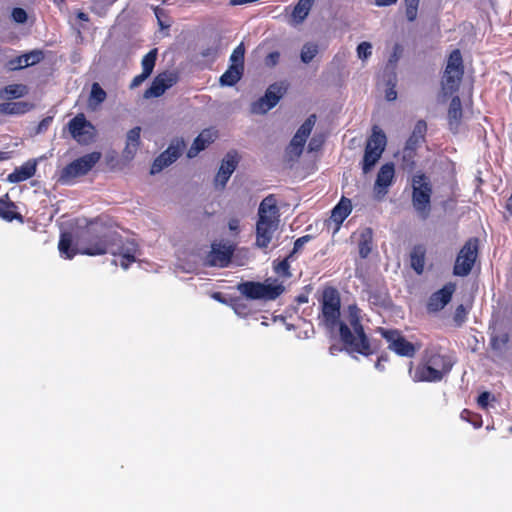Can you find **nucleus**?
<instances>
[{"instance_id": "nucleus-2", "label": "nucleus", "mask_w": 512, "mask_h": 512, "mask_svg": "<svg viewBox=\"0 0 512 512\" xmlns=\"http://www.w3.org/2000/svg\"><path fill=\"white\" fill-rule=\"evenodd\" d=\"M117 225L107 216L91 220L77 234L76 245L83 255L97 256L107 253L112 237H115Z\"/></svg>"}, {"instance_id": "nucleus-34", "label": "nucleus", "mask_w": 512, "mask_h": 512, "mask_svg": "<svg viewBox=\"0 0 512 512\" xmlns=\"http://www.w3.org/2000/svg\"><path fill=\"white\" fill-rule=\"evenodd\" d=\"M33 107L29 102L8 101L0 104V113L7 115H20L28 112Z\"/></svg>"}, {"instance_id": "nucleus-10", "label": "nucleus", "mask_w": 512, "mask_h": 512, "mask_svg": "<svg viewBox=\"0 0 512 512\" xmlns=\"http://www.w3.org/2000/svg\"><path fill=\"white\" fill-rule=\"evenodd\" d=\"M378 332L388 342V348L397 355L403 357H413L415 355V346L406 340L399 330L380 327L378 328Z\"/></svg>"}, {"instance_id": "nucleus-37", "label": "nucleus", "mask_w": 512, "mask_h": 512, "mask_svg": "<svg viewBox=\"0 0 512 512\" xmlns=\"http://www.w3.org/2000/svg\"><path fill=\"white\" fill-rule=\"evenodd\" d=\"M462 117L461 98H450V131H453V125L455 120L458 126L459 120Z\"/></svg>"}, {"instance_id": "nucleus-50", "label": "nucleus", "mask_w": 512, "mask_h": 512, "mask_svg": "<svg viewBox=\"0 0 512 512\" xmlns=\"http://www.w3.org/2000/svg\"><path fill=\"white\" fill-rule=\"evenodd\" d=\"M11 16L16 23L20 24L25 23L28 18L26 11L18 7L12 10Z\"/></svg>"}, {"instance_id": "nucleus-28", "label": "nucleus", "mask_w": 512, "mask_h": 512, "mask_svg": "<svg viewBox=\"0 0 512 512\" xmlns=\"http://www.w3.org/2000/svg\"><path fill=\"white\" fill-rule=\"evenodd\" d=\"M448 304V284L433 293L427 303L428 312H438Z\"/></svg>"}, {"instance_id": "nucleus-3", "label": "nucleus", "mask_w": 512, "mask_h": 512, "mask_svg": "<svg viewBox=\"0 0 512 512\" xmlns=\"http://www.w3.org/2000/svg\"><path fill=\"white\" fill-rule=\"evenodd\" d=\"M279 223V209L274 195L265 197L258 209L256 223V246L267 248Z\"/></svg>"}, {"instance_id": "nucleus-12", "label": "nucleus", "mask_w": 512, "mask_h": 512, "mask_svg": "<svg viewBox=\"0 0 512 512\" xmlns=\"http://www.w3.org/2000/svg\"><path fill=\"white\" fill-rule=\"evenodd\" d=\"M186 147L182 138H177L163 151L152 163L150 173L157 174L165 167L174 163L183 153Z\"/></svg>"}, {"instance_id": "nucleus-40", "label": "nucleus", "mask_w": 512, "mask_h": 512, "mask_svg": "<svg viewBox=\"0 0 512 512\" xmlns=\"http://www.w3.org/2000/svg\"><path fill=\"white\" fill-rule=\"evenodd\" d=\"M318 54V45L316 43H306L303 45L300 53L301 61L305 64L310 63Z\"/></svg>"}, {"instance_id": "nucleus-44", "label": "nucleus", "mask_w": 512, "mask_h": 512, "mask_svg": "<svg viewBox=\"0 0 512 512\" xmlns=\"http://www.w3.org/2000/svg\"><path fill=\"white\" fill-rule=\"evenodd\" d=\"M404 3L406 18L412 22L417 18L420 0H404Z\"/></svg>"}, {"instance_id": "nucleus-61", "label": "nucleus", "mask_w": 512, "mask_h": 512, "mask_svg": "<svg viewBox=\"0 0 512 512\" xmlns=\"http://www.w3.org/2000/svg\"><path fill=\"white\" fill-rule=\"evenodd\" d=\"M213 298L216 299L219 302L225 303V300L220 292H215L213 294Z\"/></svg>"}, {"instance_id": "nucleus-19", "label": "nucleus", "mask_w": 512, "mask_h": 512, "mask_svg": "<svg viewBox=\"0 0 512 512\" xmlns=\"http://www.w3.org/2000/svg\"><path fill=\"white\" fill-rule=\"evenodd\" d=\"M401 47L396 44L393 48V52L391 53L388 63H387V69L390 70L389 74L387 75V80L385 83V89L384 93L385 96H397V91L395 89L396 87V74H395V68L398 60L401 56Z\"/></svg>"}, {"instance_id": "nucleus-35", "label": "nucleus", "mask_w": 512, "mask_h": 512, "mask_svg": "<svg viewBox=\"0 0 512 512\" xmlns=\"http://www.w3.org/2000/svg\"><path fill=\"white\" fill-rule=\"evenodd\" d=\"M281 98H258L251 104L252 114H264L274 108Z\"/></svg>"}, {"instance_id": "nucleus-25", "label": "nucleus", "mask_w": 512, "mask_h": 512, "mask_svg": "<svg viewBox=\"0 0 512 512\" xmlns=\"http://www.w3.org/2000/svg\"><path fill=\"white\" fill-rule=\"evenodd\" d=\"M0 217L8 222L23 221V216L17 212V206L10 200L8 194L0 198Z\"/></svg>"}, {"instance_id": "nucleus-27", "label": "nucleus", "mask_w": 512, "mask_h": 512, "mask_svg": "<svg viewBox=\"0 0 512 512\" xmlns=\"http://www.w3.org/2000/svg\"><path fill=\"white\" fill-rule=\"evenodd\" d=\"M424 360L431 365L436 370H439V373L444 376L445 372L448 369V361L445 355L440 354L435 348H429L426 350Z\"/></svg>"}, {"instance_id": "nucleus-5", "label": "nucleus", "mask_w": 512, "mask_h": 512, "mask_svg": "<svg viewBox=\"0 0 512 512\" xmlns=\"http://www.w3.org/2000/svg\"><path fill=\"white\" fill-rule=\"evenodd\" d=\"M386 145V134L378 125H374L372 127V133L368 137L364 149V156L362 160V171L364 174L370 172L376 165V163L381 158Z\"/></svg>"}, {"instance_id": "nucleus-36", "label": "nucleus", "mask_w": 512, "mask_h": 512, "mask_svg": "<svg viewBox=\"0 0 512 512\" xmlns=\"http://www.w3.org/2000/svg\"><path fill=\"white\" fill-rule=\"evenodd\" d=\"M242 75L243 70L229 66L220 77V84L222 86H233L241 79Z\"/></svg>"}, {"instance_id": "nucleus-49", "label": "nucleus", "mask_w": 512, "mask_h": 512, "mask_svg": "<svg viewBox=\"0 0 512 512\" xmlns=\"http://www.w3.org/2000/svg\"><path fill=\"white\" fill-rule=\"evenodd\" d=\"M494 401L495 400V397L494 395H492L490 392L488 391H485V392H482L478 398H477V404L480 408L482 409H487L488 408V405H489V402L490 401Z\"/></svg>"}, {"instance_id": "nucleus-47", "label": "nucleus", "mask_w": 512, "mask_h": 512, "mask_svg": "<svg viewBox=\"0 0 512 512\" xmlns=\"http://www.w3.org/2000/svg\"><path fill=\"white\" fill-rule=\"evenodd\" d=\"M289 258L290 257L288 256L274 265V270L278 275L283 277L291 276Z\"/></svg>"}, {"instance_id": "nucleus-8", "label": "nucleus", "mask_w": 512, "mask_h": 512, "mask_svg": "<svg viewBox=\"0 0 512 512\" xmlns=\"http://www.w3.org/2000/svg\"><path fill=\"white\" fill-rule=\"evenodd\" d=\"M478 253L479 239L477 237L469 238L457 254L453 274L461 277L468 276L478 258Z\"/></svg>"}, {"instance_id": "nucleus-48", "label": "nucleus", "mask_w": 512, "mask_h": 512, "mask_svg": "<svg viewBox=\"0 0 512 512\" xmlns=\"http://www.w3.org/2000/svg\"><path fill=\"white\" fill-rule=\"evenodd\" d=\"M372 55V44L364 41L357 46V56L359 59L365 61Z\"/></svg>"}, {"instance_id": "nucleus-57", "label": "nucleus", "mask_w": 512, "mask_h": 512, "mask_svg": "<svg viewBox=\"0 0 512 512\" xmlns=\"http://www.w3.org/2000/svg\"><path fill=\"white\" fill-rule=\"evenodd\" d=\"M89 96H106V93L98 83H93Z\"/></svg>"}, {"instance_id": "nucleus-59", "label": "nucleus", "mask_w": 512, "mask_h": 512, "mask_svg": "<svg viewBox=\"0 0 512 512\" xmlns=\"http://www.w3.org/2000/svg\"><path fill=\"white\" fill-rule=\"evenodd\" d=\"M396 2L397 0H375V4L379 7L390 6Z\"/></svg>"}, {"instance_id": "nucleus-63", "label": "nucleus", "mask_w": 512, "mask_h": 512, "mask_svg": "<svg viewBox=\"0 0 512 512\" xmlns=\"http://www.w3.org/2000/svg\"><path fill=\"white\" fill-rule=\"evenodd\" d=\"M161 12H162V10L160 8H158V7L155 8V15H156V17H157V19L159 21V24L161 25V27H163V24H162L161 19H160Z\"/></svg>"}, {"instance_id": "nucleus-23", "label": "nucleus", "mask_w": 512, "mask_h": 512, "mask_svg": "<svg viewBox=\"0 0 512 512\" xmlns=\"http://www.w3.org/2000/svg\"><path fill=\"white\" fill-rule=\"evenodd\" d=\"M442 378L439 370L433 368L425 360L415 368L413 373V379L420 382H436Z\"/></svg>"}, {"instance_id": "nucleus-31", "label": "nucleus", "mask_w": 512, "mask_h": 512, "mask_svg": "<svg viewBox=\"0 0 512 512\" xmlns=\"http://www.w3.org/2000/svg\"><path fill=\"white\" fill-rule=\"evenodd\" d=\"M426 249L423 245H415L410 252V265L416 274L421 275L425 266Z\"/></svg>"}, {"instance_id": "nucleus-55", "label": "nucleus", "mask_w": 512, "mask_h": 512, "mask_svg": "<svg viewBox=\"0 0 512 512\" xmlns=\"http://www.w3.org/2000/svg\"><path fill=\"white\" fill-rule=\"evenodd\" d=\"M228 228L230 231L235 232L236 234L240 231V221L238 218H230L228 221Z\"/></svg>"}, {"instance_id": "nucleus-53", "label": "nucleus", "mask_w": 512, "mask_h": 512, "mask_svg": "<svg viewBox=\"0 0 512 512\" xmlns=\"http://www.w3.org/2000/svg\"><path fill=\"white\" fill-rule=\"evenodd\" d=\"M24 86L22 85H9L4 89L8 96H22Z\"/></svg>"}, {"instance_id": "nucleus-15", "label": "nucleus", "mask_w": 512, "mask_h": 512, "mask_svg": "<svg viewBox=\"0 0 512 512\" xmlns=\"http://www.w3.org/2000/svg\"><path fill=\"white\" fill-rule=\"evenodd\" d=\"M239 163L238 153L234 150L228 152L223 158L220 168L214 178L216 188L224 189L231 175L236 170Z\"/></svg>"}, {"instance_id": "nucleus-6", "label": "nucleus", "mask_w": 512, "mask_h": 512, "mask_svg": "<svg viewBox=\"0 0 512 512\" xmlns=\"http://www.w3.org/2000/svg\"><path fill=\"white\" fill-rule=\"evenodd\" d=\"M101 153L93 151L67 164L60 172L59 181L62 184H73L78 177L87 175L100 161Z\"/></svg>"}, {"instance_id": "nucleus-4", "label": "nucleus", "mask_w": 512, "mask_h": 512, "mask_svg": "<svg viewBox=\"0 0 512 512\" xmlns=\"http://www.w3.org/2000/svg\"><path fill=\"white\" fill-rule=\"evenodd\" d=\"M432 185L424 173H417L412 178V204L418 216L425 220L431 211Z\"/></svg>"}, {"instance_id": "nucleus-33", "label": "nucleus", "mask_w": 512, "mask_h": 512, "mask_svg": "<svg viewBox=\"0 0 512 512\" xmlns=\"http://www.w3.org/2000/svg\"><path fill=\"white\" fill-rule=\"evenodd\" d=\"M314 0H299L291 13V22L294 25L301 24L308 16Z\"/></svg>"}, {"instance_id": "nucleus-13", "label": "nucleus", "mask_w": 512, "mask_h": 512, "mask_svg": "<svg viewBox=\"0 0 512 512\" xmlns=\"http://www.w3.org/2000/svg\"><path fill=\"white\" fill-rule=\"evenodd\" d=\"M427 132V124L424 120H419L414 126V129L406 141L403 151V161H409V169L414 168L413 158L418 147L425 142V136Z\"/></svg>"}, {"instance_id": "nucleus-26", "label": "nucleus", "mask_w": 512, "mask_h": 512, "mask_svg": "<svg viewBox=\"0 0 512 512\" xmlns=\"http://www.w3.org/2000/svg\"><path fill=\"white\" fill-rule=\"evenodd\" d=\"M140 133L141 127L136 126L128 131L126 145L123 150V155L126 159H133L140 146Z\"/></svg>"}, {"instance_id": "nucleus-1", "label": "nucleus", "mask_w": 512, "mask_h": 512, "mask_svg": "<svg viewBox=\"0 0 512 512\" xmlns=\"http://www.w3.org/2000/svg\"><path fill=\"white\" fill-rule=\"evenodd\" d=\"M320 304L323 323L330 330L338 328L339 339L348 352L365 357L375 353L362 324L361 309L356 304L347 307L345 319L341 320V298L333 286L324 288Z\"/></svg>"}, {"instance_id": "nucleus-7", "label": "nucleus", "mask_w": 512, "mask_h": 512, "mask_svg": "<svg viewBox=\"0 0 512 512\" xmlns=\"http://www.w3.org/2000/svg\"><path fill=\"white\" fill-rule=\"evenodd\" d=\"M114 236L108 245L107 253L120 257V266L126 270L136 262L139 245L134 239L124 238L117 228Z\"/></svg>"}, {"instance_id": "nucleus-16", "label": "nucleus", "mask_w": 512, "mask_h": 512, "mask_svg": "<svg viewBox=\"0 0 512 512\" xmlns=\"http://www.w3.org/2000/svg\"><path fill=\"white\" fill-rule=\"evenodd\" d=\"M178 76L173 71H165L158 74L149 89L143 96H162L167 89L176 84Z\"/></svg>"}, {"instance_id": "nucleus-24", "label": "nucleus", "mask_w": 512, "mask_h": 512, "mask_svg": "<svg viewBox=\"0 0 512 512\" xmlns=\"http://www.w3.org/2000/svg\"><path fill=\"white\" fill-rule=\"evenodd\" d=\"M351 210V200L345 197H343L340 202L333 208L330 220L335 223V230L340 228V225L349 216Z\"/></svg>"}, {"instance_id": "nucleus-56", "label": "nucleus", "mask_w": 512, "mask_h": 512, "mask_svg": "<svg viewBox=\"0 0 512 512\" xmlns=\"http://www.w3.org/2000/svg\"><path fill=\"white\" fill-rule=\"evenodd\" d=\"M51 122H52V117H46V118L42 119L38 124L37 132L41 133V132L46 131L48 129L49 125L51 124Z\"/></svg>"}, {"instance_id": "nucleus-22", "label": "nucleus", "mask_w": 512, "mask_h": 512, "mask_svg": "<svg viewBox=\"0 0 512 512\" xmlns=\"http://www.w3.org/2000/svg\"><path fill=\"white\" fill-rule=\"evenodd\" d=\"M37 164L34 160H29L16 167L12 173L7 176V181L10 183H20L33 177L36 173Z\"/></svg>"}, {"instance_id": "nucleus-52", "label": "nucleus", "mask_w": 512, "mask_h": 512, "mask_svg": "<svg viewBox=\"0 0 512 512\" xmlns=\"http://www.w3.org/2000/svg\"><path fill=\"white\" fill-rule=\"evenodd\" d=\"M311 239H312V235H304V236L296 239V241L294 242L293 250H292L291 254L289 255V257H291L294 253L299 252L303 248V246L306 243H308Z\"/></svg>"}, {"instance_id": "nucleus-60", "label": "nucleus", "mask_w": 512, "mask_h": 512, "mask_svg": "<svg viewBox=\"0 0 512 512\" xmlns=\"http://www.w3.org/2000/svg\"><path fill=\"white\" fill-rule=\"evenodd\" d=\"M382 361H387V357H384V356H380L375 364V367L378 369V370H383L384 369V366L382 365Z\"/></svg>"}, {"instance_id": "nucleus-17", "label": "nucleus", "mask_w": 512, "mask_h": 512, "mask_svg": "<svg viewBox=\"0 0 512 512\" xmlns=\"http://www.w3.org/2000/svg\"><path fill=\"white\" fill-rule=\"evenodd\" d=\"M394 176L395 169L393 163H386L380 167L374 184V192L378 198L388 193V188L393 183Z\"/></svg>"}, {"instance_id": "nucleus-45", "label": "nucleus", "mask_w": 512, "mask_h": 512, "mask_svg": "<svg viewBox=\"0 0 512 512\" xmlns=\"http://www.w3.org/2000/svg\"><path fill=\"white\" fill-rule=\"evenodd\" d=\"M221 50V39L215 38L210 46L201 51L205 58H215Z\"/></svg>"}, {"instance_id": "nucleus-62", "label": "nucleus", "mask_w": 512, "mask_h": 512, "mask_svg": "<svg viewBox=\"0 0 512 512\" xmlns=\"http://www.w3.org/2000/svg\"><path fill=\"white\" fill-rule=\"evenodd\" d=\"M106 98H89L90 104H100L102 103Z\"/></svg>"}, {"instance_id": "nucleus-64", "label": "nucleus", "mask_w": 512, "mask_h": 512, "mask_svg": "<svg viewBox=\"0 0 512 512\" xmlns=\"http://www.w3.org/2000/svg\"><path fill=\"white\" fill-rule=\"evenodd\" d=\"M78 18L83 20V21H87L88 20V16L87 14L83 13V12H79L78 13Z\"/></svg>"}, {"instance_id": "nucleus-32", "label": "nucleus", "mask_w": 512, "mask_h": 512, "mask_svg": "<svg viewBox=\"0 0 512 512\" xmlns=\"http://www.w3.org/2000/svg\"><path fill=\"white\" fill-rule=\"evenodd\" d=\"M58 249L66 259H72L79 252V247H74L71 233L64 232L60 236Z\"/></svg>"}, {"instance_id": "nucleus-38", "label": "nucleus", "mask_w": 512, "mask_h": 512, "mask_svg": "<svg viewBox=\"0 0 512 512\" xmlns=\"http://www.w3.org/2000/svg\"><path fill=\"white\" fill-rule=\"evenodd\" d=\"M245 46L240 43L232 52L229 58L230 65L244 71Z\"/></svg>"}, {"instance_id": "nucleus-58", "label": "nucleus", "mask_w": 512, "mask_h": 512, "mask_svg": "<svg viewBox=\"0 0 512 512\" xmlns=\"http://www.w3.org/2000/svg\"><path fill=\"white\" fill-rule=\"evenodd\" d=\"M322 145V141H318L316 138H312L309 142V150L310 151H317Z\"/></svg>"}, {"instance_id": "nucleus-42", "label": "nucleus", "mask_w": 512, "mask_h": 512, "mask_svg": "<svg viewBox=\"0 0 512 512\" xmlns=\"http://www.w3.org/2000/svg\"><path fill=\"white\" fill-rule=\"evenodd\" d=\"M288 84L285 81L270 85L264 96H284L287 93Z\"/></svg>"}, {"instance_id": "nucleus-9", "label": "nucleus", "mask_w": 512, "mask_h": 512, "mask_svg": "<svg viewBox=\"0 0 512 512\" xmlns=\"http://www.w3.org/2000/svg\"><path fill=\"white\" fill-rule=\"evenodd\" d=\"M237 290L246 298L252 300L258 299H276L281 294L280 286L266 285L260 282L245 281L237 285Z\"/></svg>"}, {"instance_id": "nucleus-51", "label": "nucleus", "mask_w": 512, "mask_h": 512, "mask_svg": "<svg viewBox=\"0 0 512 512\" xmlns=\"http://www.w3.org/2000/svg\"><path fill=\"white\" fill-rule=\"evenodd\" d=\"M466 316H467V310L465 309V307L461 304L459 305L456 310H455V313H454V322L460 326L462 325V323L466 320Z\"/></svg>"}, {"instance_id": "nucleus-14", "label": "nucleus", "mask_w": 512, "mask_h": 512, "mask_svg": "<svg viewBox=\"0 0 512 512\" xmlns=\"http://www.w3.org/2000/svg\"><path fill=\"white\" fill-rule=\"evenodd\" d=\"M235 247L232 244L212 243L211 251L206 256V264L211 267H227L234 254Z\"/></svg>"}, {"instance_id": "nucleus-43", "label": "nucleus", "mask_w": 512, "mask_h": 512, "mask_svg": "<svg viewBox=\"0 0 512 512\" xmlns=\"http://www.w3.org/2000/svg\"><path fill=\"white\" fill-rule=\"evenodd\" d=\"M316 121V116L314 114L310 115L305 122L299 127V129L296 132V135H300V137L307 140L308 136L310 135L313 126Z\"/></svg>"}, {"instance_id": "nucleus-11", "label": "nucleus", "mask_w": 512, "mask_h": 512, "mask_svg": "<svg viewBox=\"0 0 512 512\" xmlns=\"http://www.w3.org/2000/svg\"><path fill=\"white\" fill-rule=\"evenodd\" d=\"M68 129L73 139L81 145H88L94 141L95 128L84 114L72 118L68 123Z\"/></svg>"}, {"instance_id": "nucleus-18", "label": "nucleus", "mask_w": 512, "mask_h": 512, "mask_svg": "<svg viewBox=\"0 0 512 512\" xmlns=\"http://www.w3.org/2000/svg\"><path fill=\"white\" fill-rule=\"evenodd\" d=\"M464 75L463 57L459 49L450 52V94L459 91Z\"/></svg>"}, {"instance_id": "nucleus-30", "label": "nucleus", "mask_w": 512, "mask_h": 512, "mask_svg": "<svg viewBox=\"0 0 512 512\" xmlns=\"http://www.w3.org/2000/svg\"><path fill=\"white\" fill-rule=\"evenodd\" d=\"M373 249V230L370 227L364 228L359 235L358 251L362 259H366Z\"/></svg>"}, {"instance_id": "nucleus-41", "label": "nucleus", "mask_w": 512, "mask_h": 512, "mask_svg": "<svg viewBox=\"0 0 512 512\" xmlns=\"http://www.w3.org/2000/svg\"><path fill=\"white\" fill-rule=\"evenodd\" d=\"M509 342V334L506 332L493 334L490 338V347L494 351L501 352Z\"/></svg>"}, {"instance_id": "nucleus-29", "label": "nucleus", "mask_w": 512, "mask_h": 512, "mask_svg": "<svg viewBox=\"0 0 512 512\" xmlns=\"http://www.w3.org/2000/svg\"><path fill=\"white\" fill-rule=\"evenodd\" d=\"M44 58L41 50H33L11 61L15 69H22L39 63Z\"/></svg>"}, {"instance_id": "nucleus-54", "label": "nucleus", "mask_w": 512, "mask_h": 512, "mask_svg": "<svg viewBox=\"0 0 512 512\" xmlns=\"http://www.w3.org/2000/svg\"><path fill=\"white\" fill-rule=\"evenodd\" d=\"M280 58V53L277 51L269 53L265 58V64L267 66H275Z\"/></svg>"}, {"instance_id": "nucleus-46", "label": "nucleus", "mask_w": 512, "mask_h": 512, "mask_svg": "<svg viewBox=\"0 0 512 512\" xmlns=\"http://www.w3.org/2000/svg\"><path fill=\"white\" fill-rule=\"evenodd\" d=\"M231 306L236 314L240 316H247L250 314V308L241 298H235L232 300Z\"/></svg>"}, {"instance_id": "nucleus-20", "label": "nucleus", "mask_w": 512, "mask_h": 512, "mask_svg": "<svg viewBox=\"0 0 512 512\" xmlns=\"http://www.w3.org/2000/svg\"><path fill=\"white\" fill-rule=\"evenodd\" d=\"M217 138V130L213 128H207L201 131V133L195 138L192 146L187 152L188 158L196 157L201 151H203L209 144L214 142Z\"/></svg>"}, {"instance_id": "nucleus-21", "label": "nucleus", "mask_w": 512, "mask_h": 512, "mask_svg": "<svg viewBox=\"0 0 512 512\" xmlns=\"http://www.w3.org/2000/svg\"><path fill=\"white\" fill-rule=\"evenodd\" d=\"M157 58V49L149 51L142 59V73L135 76L130 83L131 88L140 86L153 72Z\"/></svg>"}, {"instance_id": "nucleus-39", "label": "nucleus", "mask_w": 512, "mask_h": 512, "mask_svg": "<svg viewBox=\"0 0 512 512\" xmlns=\"http://www.w3.org/2000/svg\"><path fill=\"white\" fill-rule=\"evenodd\" d=\"M305 143L306 139L295 134L287 147V153L291 156L299 157L303 152Z\"/></svg>"}]
</instances>
